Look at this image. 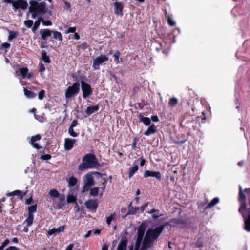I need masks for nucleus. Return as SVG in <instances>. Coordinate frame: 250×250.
Instances as JSON below:
<instances>
[{
  "mask_svg": "<svg viewBox=\"0 0 250 250\" xmlns=\"http://www.w3.org/2000/svg\"><path fill=\"white\" fill-rule=\"evenodd\" d=\"M84 187L83 191L85 192L89 190L90 187L94 185V179L91 174H87L83 178Z\"/></svg>",
  "mask_w": 250,
  "mask_h": 250,
  "instance_id": "7",
  "label": "nucleus"
},
{
  "mask_svg": "<svg viewBox=\"0 0 250 250\" xmlns=\"http://www.w3.org/2000/svg\"><path fill=\"white\" fill-rule=\"evenodd\" d=\"M28 3L26 1L23 0H17L15 1L13 8L15 9L21 8L22 10L27 9Z\"/></svg>",
  "mask_w": 250,
  "mask_h": 250,
  "instance_id": "10",
  "label": "nucleus"
},
{
  "mask_svg": "<svg viewBox=\"0 0 250 250\" xmlns=\"http://www.w3.org/2000/svg\"><path fill=\"white\" fill-rule=\"evenodd\" d=\"M76 142V140L74 139H65L64 144V149L66 150H70L72 148L73 145Z\"/></svg>",
  "mask_w": 250,
  "mask_h": 250,
  "instance_id": "13",
  "label": "nucleus"
},
{
  "mask_svg": "<svg viewBox=\"0 0 250 250\" xmlns=\"http://www.w3.org/2000/svg\"><path fill=\"white\" fill-rule=\"evenodd\" d=\"M115 219V214L113 213L111 214L109 216L106 217V222L108 225H109L111 224V222Z\"/></svg>",
  "mask_w": 250,
  "mask_h": 250,
  "instance_id": "35",
  "label": "nucleus"
},
{
  "mask_svg": "<svg viewBox=\"0 0 250 250\" xmlns=\"http://www.w3.org/2000/svg\"><path fill=\"white\" fill-rule=\"evenodd\" d=\"M69 134L73 137H76L78 136V134L75 132L73 128L69 127L68 129Z\"/></svg>",
  "mask_w": 250,
  "mask_h": 250,
  "instance_id": "44",
  "label": "nucleus"
},
{
  "mask_svg": "<svg viewBox=\"0 0 250 250\" xmlns=\"http://www.w3.org/2000/svg\"><path fill=\"white\" fill-rule=\"evenodd\" d=\"M15 1L12 0H4V2L7 3H10L12 4L13 7L14 6V4Z\"/></svg>",
  "mask_w": 250,
  "mask_h": 250,
  "instance_id": "60",
  "label": "nucleus"
},
{
  "mask_svg": "<svg viewBox=\"0 0 250 250\" xmlns=\"http://www.w3.org/2000/svg\"><path fill=\"white\" fill-rule=\"evenodd\" d=\"M167 21L168 23L171 26H174L176 24L175 21L169 16L168 17Z\"/></svg>",
  "mask_w": 250,
  "mask_h": 250,
  "instance_id": "46",
  "label": "nucleus"
},
{
  "mask_svg": "<svg viewBox=\"0 0 250 250\" xmlns=\"http://www.w3.org/2000/svg\"><path fill=\"white\" fill-rule=\"evenodd\" d=\"M51 158V155L49 154H45L43 155H42L41 157V159L44 160H49Z\"/></svg>",
  "mask_w": 250,
  "mask_h": 250,
  "instance_id": "49",
  "label": "nucleus"
},
{
  "mask_svg": "<svg viewBox=\"0 0 250 250\" xmlns=\"http://www.w3.org/2000/svg\"><path fill=\"white\" fill-rule=\"evenodd\" d=\"M67 182L68 185L70 187H72L76 184L77 182V179L74 176H71L68 179Z\"/></svg>",
  "mask_w": 250,
  "mask_h": 250,
  "instance_id": "28",
  "label": "nucleus"
},
{
  "mask_svg": "<svg viewBox=\"0 0 250 250\" xmlns=\"http://www.w3.org/2000/svg\"><path fill=\"white\" fill-rule=\"evenodd\" d=\"M145 177H152L156 178L158 180L161 179V174L159 171H153L150 170H145L144 173Z\"/></svg>",
  "mask_w": 250,
  "mask_h": 250,
  "instance_id": "11",
  "label": "nucleus"
},
{
  "mask_svg": "<svg viewBox=\"0 0 250 250\" xmlns=\"http://www.w3.org/2000/svg\"><path fill=\"white\" fill-rule=\"evenodd\" d=\"M246 196L243 192L239 193L238 200L239 202L246 201Z\"/></svg>",
  "mask_w": 250,
  "mask_h": 250,
  "instance_id": "43",
  "label": "nucleus"
},
{
  "mask_svg": "<svg viewBox=\"0 0 250 250\" xmlns=\"http://www.w3.org/2000/svg\"><path fill=\"white\" fill-rule=\"evenodd\" d=\"M156 132V128L154 125L152 124L145 131L144 134L146 136H149L151 134H154Z\"/></svg>",
  "mask_w": 250,
  "mask_h": 250,
  "instance_id": "19",
  "label": "nucleus"
},
{
  "mask_svg": "<svg viewBox=\"0 0 250 250\" xmlns=\"http://www.w3.org/2000/svg\"><path fill=\"white\" fill-rule=\"evenodd\" d=\"M90 168L87 165L86 163L85 162H83L79 167V169L80 170H83L85 169Z\"/></svg>",
  "mask_w": 250,
  "mask_h": 250,
  "instance_id": "39",
  "label": "nucleus"
},
{
  "mask_svg": "<svg viewBox=\"0 0 250 250\" xmlns=\"http://www.w3.org/2000/svg\"><path fill=\"white\" fill-rule=\"evenodd\" d=\"M80 83L83 98H86L92 94L93 90L89 84L84 81H81Z\"/></svg>",
  "mask_w": 250,
  "mask_h": 250,
  "instance_id": "6",
  "label": "nucleus"
},
{
  "mask_svg": "<svg viewBox=\"0 0 250 250\" xmlns=\"http://www.w3.org/2000/svg\"><path fill=\"white\" fill-rule=\"evenodd\" d=\"M73 247H74V245L73 244H69L66 247L65 250H72Z\"/></svg>",
  "mask_w": 250,
  "mask_h": 250,
  "instance_id": "61",
  "label": "nucleus"
},
{
  "mask_svg": "<svg viewBox=\"0 0 250 250\" xmlns=\"http://www.w3.org/2000/svg\"><path fill=\"white\" fill-rule=\"evenodd\" d=\"M60 202L58 204L57 206L58 208H61L64 206L65 204V197L64 196L61 197L60 199Z\"/></svg>",
  "mask_w": 250,
  "mask_h": 250,
  "instance_id": "36",
  "label": "nucleus"
},
{
  "mask_svg": "<svg viewBox=\"0 0 250 250\" xmlns=\"http://www.w3.org/2000/svg\"><path fill=\"white\" fill-rule=\"evenodd\" d=\"M83 161L85 162L90 168L96 167L100 166L95 155L91 153L86 154L83 158Z\"/></svg>",
  "mask_w": 250,
  "mask_h": 250,
  "instance_id": "5",
  "label": "nucleus"
},
{
  "mask_svg": "<svg viewBox=\"0 0 250 250\" xmlns=\"http://www.w3.org/2000/svg\"><path fill=\"white\" fill-rule=\"evenodd\" d=\"M64 230V226H62L58 228H53L48 230L47 235L49 237L51 235L55 236L61 232H63Z\"/></svg>",
  "mask_w": 250,
  "mask_h": 250,
  "instance_id": "12",
  "label": "nucleus"
},
{
  "mask_svg": "<svg viewBox=\"0 0 250 250\" xmlns=\"http://www.w3.org/2000/svg\"><path fill=\"white\" fill-rule=\"evenodd\" d=\"M164 226H160L155 228L149 229L146 233L142 242L141 250H147L150 248L153 243V241L156 239L163 231Z\"/></svg>",
  "mask_w": 250,
  "mask_h": 250,
  "instance_id": "1",
  "label": "nucleus"
},
{
  "mask_svg": "<svg viewBox=\"0 0 250 250\" xmlns=\"http://www.w3.org/2000/svg\"><path fill=\"white\" fill-rule=\"evenodd\" d=\"M17 35V32L14 31H9V36L8 39L9 41H11L14 39Z\"/></svg>",
  "mask_w": 250,
  "mask_h": 250,
  "instance_id": "38",
  "label": "nucleus"
},
{
  "mask_svg": "<svg viewBox=\"0 0 250 250\" xmlns=\"http://www.w3.org/2000/svg\"><path fill=\"white\" fill-rule=\"evenodd\" d=\"M179 223V221L178 219H173L170 222V225L175 226L176 224Z\"/></svg>",
  "mask_w": 250,
  "mask_h": 250,
  "instance_id": "50",
  "label": "nucleus"
},
{
  "mask_svg": "<svg viewBox=\"0 0 250 250\" xmlns=\"http://www.w3.org/2000/svg\"><path fill=\"white\" fill-rule=\"evenodd\" d=\"M24 25L26 26V27L30 28L33 25V21L31 20H28L24 21Z\"/></svg>",
  "mask_w": 250,
  "mask_h": 250,
  "instance_id": "42",
  "label": "nucleus"
},
{
  "mask_svg": "<svg viewBox=\"0 0 250 250\" xmlns=\"http://www.w3.org/2000/svg\"><path fill=\"white\" fill-rule=\"evenodd\" d=\"M99 189V188L97 187H94L92 188V189H91L90 191V195L93 196H96V195H97L98 193Z\"/></svg>",
  "mask_w": 250,
  "mask_h": 250,
  "instance_id": "37",
  "label": "nucleus"
},
{
  "mask_svg": "<svg viewBox=\"0 0 250 250\" xmlns=\"http://www.w3.org/2000/svg\"><path fill=\"white\" fill-rule=\"evenodd\" d=\"M41 139V136L39 134L32 136L31 137L30 143H36V141H39Z\"/></svg>",
  "mask_w": 250,
  "mask_h": 250,
  "instance_id": "34",
  "label": "nucleus"
},
{
  "mask_svg": "<svg viewBox=\"0 0 250 250\" xmlns=\"http://www.w3.org/2000/svg\"><path fill=\"white\" fill-rule=\"evenodd\" d=\"M80 83L77 81L74 83L72 85L67 88L65 92V97L68 100L70 99L75 97L80 91Z\"/></svg>",
  "mask_w": 250,
  "mask_h": 250,
  "instance_id": "4",
  "label": "nucleus"
},
{
  "mask_svg": "<svg viewBox=\"0 0 250 250\" xmlns=\"http://www.w3.org/2000/svg\"><path fill=\"white\" fill-rule=\"evenodd\" d=\"M31 144L33 147L37 149H39L41 148V146H40V145L36 143H31Z\"/></svg>",
  "mask_w": 250,
  "mask_h": 250,
  "instance_id": "55",
  "label": "nucleus"
},
{
  "mask_svg": "<svg viewBox=\"0 0 250 250\" xmlns=\"http://www.w3.org/2000/svg\"><path fill=\"white\" fill-rule=\"evenodd\" d=\"M7 249L8 250H19V249L17 248L14 246H10Z\"/></svg>",
  "mask_w": 250,
  "mask_h": 250,
  "instance_id": "64",
  "label": "nucleus"
},
{
  "mask_svg": "<svg viewBox=\"0 0 250 250\" xmlns=\"http://www.w3.org/2000/svg\"><path fill=\"white\" fill-rule=\"evenodd\" d=\"M19 71L23 79L27 78L29 79L32 77L31 74L28 73V69L27 67L21 68L19 69Z\"/></svg>",
  "mask_w": 250,
  "mask_h": 250,
  "instance_id": "16",
  "label": "nucleus"
},
{
  "mask_svg": "<svg viewBox=\"0 0 250 250\" xmlns=\"http://www.w3.org/2000/svg\"><path fill=\"white\" fill-rule=\"evenodd\" d=\"M76 30V28L75 27H69L67 31H66V33H75V31Z\"/></svg>",
  "mask_w": 250,
  "mask_h": 250,
  "instance_id": "48",
  "label": "nucleus"
},
{
  "mask_svg": "<svg viewBox=\"0 0 250 250\" xmlns=\"http://www.w3.org/2000/svg\"><path fill=\"white\" fill-rule=\"evenodd\" d=\"M20 192V191H19V190H15V191H14L13 192H11L8 193L6 195L8 196H13V195H15L17 194V193H18V192Z\"/></svg>",
  "mask_w": 250,
  "mask_h": 250,
  "instance_id": "54",
  "label": "nucleus"
},
{
  "mask_svg": "<svg viewBox=\"0 0 250 250\" xmlns=\"http://www.w3.org/2000/svg\"><path fill=\"white\" fill-rule=\"evenodd\" d=\"M45 67L44 65L42 63L40 65V70H39L40 72L42 73V72H44L45 71Z\"/></svg>",
  "mask_w": 250,
  "mask_h": 250,
  "instance_id": "58",
  "label": "nucleus"
},
{
  "mask_svg": "<svg viewBox=\"0 0 250 250\" xmlns=\"http://www.w3.org/2000/svg\"><path fill=\"white\" fill-rule=\"evenodd\" d=\"M178 103V100L175 97H173L170 99L169 101V105L170 106H174L176 105Z\"/></svg>",
  "mask_w": 250,
  "mask_h": 250,
  "instance_id": "32",
  "label": "nucleus"
},
{
  "mask_svg": "<svg viewBox=\"0 0 250 250\" xmlns=\"http://www.w3.org/2000/svg\"><path fill=\"white\" fill-rule=\"evenodd\" d=\"M49 195L52 197L57 198L58 197L59 194L56 189H52L49 191Z\"/></svg>",
  "mask_w": 250,
  "mask_h": 250,
  "instance_id": "40",
  "label": "nucleus"
},
{
  "mask_svg": "<svg viewBox=\"0 0 250 250\" xmlns=\"http://www.w3.org/2000/svg\"><path fill=\"white\" fill-rule=\"evenodd\" d=\"M42 60L44 62L46 63H49L50 61L49 58L47 56L46 53L45 51H42L41 54Z\"/></svg>",
  "mask_w": 250,
  "mask_h": 250,
  "instance_id": "30",
  "label": "nucleus"
},
{
  "mask_svg": "<svg viewBox=\"0 0 250 250\" xmlns=\"http://www.w3.org/2000/svg\"><path fill=\"white\" fill-rule=\"evenodd\" d=\"M34 220L33 215H28V217L24 222V224H26L27 227H30L33 223Z\"/></svg>",
  "mask_w": 250,
  "mask_h": 250,
  "instance_id": "21",
  "label": "nucleus"
},
{
  "mask_svg": "<svg viewBox=\"0 0 250 250\" xmlns=\"http://www.w3.org/2000/svg\"><path fill=\"white\" fill-rule=\"evenodd\" d=\"M39 16L38 18V19L36 21H38L40 24L41 23V22H42V21H43L44 20L41 16L42 15H39Z\"/></svg>",
  "mask_w": 250,
  "mask_h": 250,
  "instance_id": "59",
  "label": "nucleus"
},
{
  "mask_svg": "<svg viewBox=\"0 0 250 250\" xmlns=\"http://www.w3.org/2000/svg\"><path fill=\"white\" fill-rule=\"evenodd\" d=\"M9 243V241L8 239H6L1 244V246L3 247V248H5L8 244Z\"/></svg>",
  "mask_w": 250,
  "mask_h": 250,
  "instance_id": "56",
  "label": "nucleus"
},
{
  "mask_svg": "<svg viewBox=\"0 0 250 250\" xmlns=\"http://www.w3.org/2000/svg\"><path fill=\"white\" fill-rule=\"evenodd\" d=\"M139 209V207H133L131 206V204L129 206L128 211L127 214H134Z\"/></svg>",
  "mask_w": 250,
  "mask_h": 250,
  "instance_id": "26",
  "label": "nucleus"
},
{
  "mask_svg": "<svg viewBox=\"0 0 250 250\" xmlns=\"http://www.w3.org/2000/svg\"><path fill=\"white\" fill-rule=\"evenodd\" d=\"M77 124H78L77 121H76V120L73 121L71 123L70 127L74 128L75 126H76L77 125Z\"/></svg>",
  "mask_w": 250,
  "mask_h": 250,
  "instance_id": "57",
  "label": "nucleus"
},
{
  "mask_svg": "<svg viewBox=\"0 0 250 250\" xmlns=\"http://www.w3.org/2000/svg\"><path fill=\"white\" fill-rule=\"evenodd\" d=\"M120 55V54L119 51L116 52L113 55V57L114 58V61L116 64L120 63V61L119 60Z\"/></svg>",
  "mask_w": 250,
  "mask_h": 250,
  "instance_id": "41",
  "label": "nucleus"
},
{
  "mask_svg": "<svg viewBox=\"0 0 250 250\" xmlns=\"http://www.w3.org/2000/svg\"><path fill=\"white\" fill-rule=\"evenodd\" d=\"M10 44L9 43L5 42L3 43L2 46L5 48H8L10 47Z\"/></svg>",
  "mask_w": 250,
  "mask_h": 250,
  "instance_id": "63",
  "label": "nucleus"
},
{
  "mask_svg": "<svg viewBox=\"0 0 250 250\" xmlns=\"http://www.w3.org/2000/svg\"><path fill=\"white\" fill-rule=\"evenodd\" d=\"M151 119L154 122H158L159 121V118L157 116H153L151 117Z\"/></svg>",
  "mask_w": 250,
  "mask_h": 250,
  "instance_id": "62",
  "label": "nucleus"
},
{
  "mask_svg": "<svg viewBox=\"0 0 250 250\" xmlns=\"http://www.w3.org/2000/svg\"><path fill=\"white\" fill-rule=\"evenodd\" d=\"M37 210L36 205H32L28 207V215H33V213L35 212Z\"/></svg>",
  "mask_w": 250,
  "mask_h": 250,
  "instance_id": "33",
  "label": "nucleus"
},
{
  "mask_svg": "<svg viewBox=\"0 0 250 250\" xmlns=\"http://www.w3.org/2000/svg\"><path fill=\"white\" fill-rule=\"evenodd\" d=\"M159 210L158 209H152L148 212L149 214H152V217L153 219H157L161 216L162 214H159Z\"/></svg>",
  "mask_w": 250,
  "mask_h": 250,
  "instance_id": "23",
  "label": "nucleus"
},
{
  "mask_svg": "<svg viewBox=\"0 0 250 250\" xmlns=\"http://www.w3.org/2000/svg\"><path fill=\"white\" fill-rule=\"evenodd\" d=\"M42 24L44 26H50L52 25V22L49 20H47V21L44 20L43 21H42Z\"/></svg>",
  "mask_w": 250,
  "mask_h": 250,
  "instance_id": "51",
  "label": "nucleus"
},
{
  "mask_svg": "<svg viewBox=\"0 0 250 250\" xmlns=\"http://www.w3.org/2000/svg\"><path fill=\"white\" fill-rule=\"evenodd\" d=\"M148 203H145L140 207V209L142 212H143L145 208L147 207Z\"/></svg>",
  "mask_w": 250,
  "mask_h": 250,
  "instance_id": "53",
  "label": "nucleus"
},
{
  "mask_svg": "<svg viewBox=\"0 0 250 250\" xmlns=\"http://www.w3.org/2000/svg\"><path fill=\"white\" fill-rule=\"evenodd\" d=\"M242 217L243 218L244 220V229L248 231H250V212L248 214L247 216L246 215V214L243 215Z\"/></svg>",
  "mask_w": 250,
  "mask_h": 250,
  "instance_id": "14",
  "label": "nucleus"
},
{
  "mask_svg": "<svg viewBox=\"0 0 250 250\" xmlns=\"http://www.w3.org/2000/svg\"><path fill=\"white\" fill-rule=\"evenodd\" d=\"M45 95V91L44 90H42L38 94V99L39 100H42L44 97Z\"/></svg>",
  "mask_w": 250,
  "mask_h": 250,
  "instance_id": "47",
  "label": "nucleus"
},
{
  "mask_svg": "<svg viewBox=\"0 0 250 250\" xmlns=\"http://www.w3.org/2000/svg\"><path fill=\"white\" fill-rule=\"evenodd\" d=\"M219 202V198L218 197H216L214 198L211 202L208 205V206L206 207V208H211L216 205Z\"/></svg>",
  "mask_w": 250,
  "mask_h": 250,
  "instance_id": "31",
  "label": "nucleus"
},
{
  "mask_svg": "<svg viewBox=\"0 0 250 250\" xmlns=\"http://www.w3.org/2000/svg\"><path fill=\"white\" fill-rule=\"evenodd\" d=\"M86 207L90 210H95L98 207L96 200H89L85 203Z\"/></svg>",
  "mask_w": 250,
  "mask_h": 250,
  "instance_id": "15",
  "label": "nucleus"
},
{
  "mask_svg": "<svg viewBox=\"0 0 250 250\" xmlns=\"http://www.w3.org/2000/svg\"><path fill=\"white\" fill-rule=\"evenodd\" d=\"M40 23L38 21H36L34 22V25L32 28V30L33 32H35L36 30L40 26Z\"/></svg>",
  "mask_w": 250,
  "mask_h": 250,
  "instance_id": "45",
  "label": "nucleus"
},
{
  "mask_svg": "<svg viewBox=\"0 0 250 250\" xmlns=\"http://www.w3.org/2000/svg\"><path fill=\"white\" fill-rule=\"evenodd\" d=\"M53 33V37L55 40H58L59 41H62V37L60 32L58 31H52Z\"/></svg>",
  "mask_w": 250,
  "mask_h": 250,
  "instance_id": "27",
  "label": "nucleus"
},
{
  "mask_svg": "<svg viewBox=\"0 0 250 250\" xmlns=\"http://www.w3.org/2000/svg\"><path fill=\"white\" fill-rule=\"evenodd\" d=\"M29 4L28 14L31 13L32 19H35L38 15L44 14L47 11L46 3L44 1L38 2L35 0H31Z\"/></svg>",
  "mask_w": 250,
  "mask_h": 250,
  "instance_id": "3",
  "label": "nucleus"
},
{
  "mask_svg": "<svg viewBox=\"0 0 250 250\" xmlns=\"http://www.w3.org/2000/svg\"><path fill=\"white\" fill-rule=\"evenodd\" d=\"M99 110L98 105H94V106H90L87 107L86 110L85 111V113L88 115H90L93 113Z\"/></svg>",
  "mask_w": 250,
  "mask_h": 250,
  "instance_id": "18",
  "label": "nucleus"
},
{
  "mask_svg": "<svg viewBox=\"0 0 250 250\" xmlns=\"http://www.w3.org/2000/svg\"><path fill=\"white\" fill-rule=\"evenodd\" d=\"M139 119L140 122H142L144 125H148L150 123V120L148 117L139 116Z\"/></svg>",
  "mask_w": 250,
  "mask_h": 250,
  "instance_id": "25",
  "label": "nucleus"
},
{
  "mask_svg": "<svg viewBox=\"0 0 250 250\" xmlns=\"http://www.w3.org/2000/svg\"><path fill=\"white\" fill-rule=\"evenodd\" d=\"M76 197L71 194H69L67 197V202L68 203H75L77 204L76 203Z\"/></svg>",
  "mask_w": 250,
  "mask_h": 250,
  "instance_id": "29",
  "label": "nucleus"
},
{
  "mask_svg": "<svg viewBox=\"0 0 250 250\" xmlns=\"http://www.w3.org/2000/svg\"><path fill=\"white\" fill-rule=\"evenodd\" d=\"M138 170V166L137 165H134L131 167L129 170V178H131Z\"/></svg>",
  "mask_w": 250,
  "mask_h": 250,
  "instance_id": "24",
  "label": "nucleus"
},
{
  "mask_svg": "<svg viewBox=\"0 0 250 250\" xmlns=\"http://www.w3.org/2000/svg\"><path fill=\"white\" fill-rule=\"evenodd\" d=\"M41 37L43 40H45L46 37L51 36L52 31L48 29H41L40 31Z\"/></svg>",
  "mask_w": 250,
  "mask_h": 250,
  "instance_id": "17",
  "label": "nucleus"
},
{
  "mask_svg": "<svg viewBox=\"0 0 250 250\" xmlns=\"http://www.w3.org/2000/svg\"><path fill=\"white\" fill-rule=\"evenodd\" d=\"M114 14L115 15L122 16L124 3L122 2L116 1L113 3Z\"/></svg>",
  "mask_w": 250,
  "mask_h": 250,
  "instance_id": "9",
  "label": "nucleus"
},
{
  "mask_svg": "<svg viewBox=\"0 0 250 250\" xmlns=\"http://www.w3.org/2000/svg\"><path fill=\"white\" fill-rule=\"evenodd\" d=\"M146 230L145 225H141L138 229V236L135 244L128 247V250H139L141 242ZM127 241L122 240L119 244L117 250H126ZM141 250V249L140 250Z\"/></svg>",
  "mask_w": 250,
  "mask_h": 250,
  "instance_id": "2",
  "label": "nucleus"
},
{
  "mask_svg": "<svg viewBox=\"0 0 250 250\" xmlns=\"http://www.w3.org/2000/svg\"><path fill=\"white\" fill-rule=\"evenodd\" d=\"M108 60V58L106 56L100 55L93 60L92 67L95 70L99 69V65Z\"/></svg>",
  "mask_w": 250,
  "mask_h": 250,
  "instance_id": "8",
  "label": "nucleus"
},
{
  "mask_svg": "<svg viewBox=\"0 0 250 250\" xmlns=\"http://www.w3.org/2000/svg\"><path fill=\"white\" fill-rule=\"evenodd\" d=\"M106 183H107L106 180L104 179V182L102 183V186L101 187V188L102 190V192H104L105 189Z\"/></svg>",
  "mask_w": 250,
  "mask_h": 250,
  "instance_id": "52",
  "label": "nucleus"
},
{
  "mask_svg": "<svg viewBox=\"0 0 250 250\" xmlns=\"http://www.w3.org/2000/svg\"><path fill=\"white\" fill-rule=\"evenodd\" d=\"M24 95L26 96V97L28 98H33L35 97L36 95L35 93L34 92L28 90L26 88H24L23 89Z\"/></svg>",
  "mask_w": 250,
  "mask_h": 250,
  "instance_id": "22",
  "label": "nucleus"
},
{
  "mask_svg": "<svg viewBox=\"0 0 250 250\" xmlns=\"http://www.w3.org/2000/svg\"><path fill=\"white\" fill-rule=\"evenodd\" d=\"M240 203V207L239 208V212L242 216L245 214V210L247 209V204L246 201L239 202Z\"/></svg>",
  "mask_w": 250,
  "mask_h": 250,
  "instance_id": "20",
  "label": "nucleus"
}]
</instances>
